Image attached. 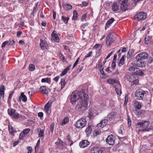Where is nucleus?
Returning a JSON list of instances; mask_svg holds the SVG:
<instances>
[{
    "label": "nucleus",
    "mask_w": 153,
    "mask_h": 153,
    "mask_svg": "<svg viewBox=\"0 0 153 153\" xmlns=\"http://www.w3.org/2000/svg\"><path fill=\"white\" fill-rule=\"evenodd\" d=\"M88 96L83 89L81 91H75L72 93L70 95L71 103L73 104L79 101L75 107L76 110L80 111L85 109L88 105L86 100Z\"/></svg>",
    "instance_id": "1"
},
{
    "label": "nucleus",
    "mask_w": 153,
    "mask_h": 153,
    "mask_svg": "<svg viewBox=\"0 0 153 153\" xmlns=\"http://www.w3.org/2000/svg\"><path fill=\"white\" fill-rule=\"evenodd\" d=\"M126 78L127 80L133 83V85H137L139 83L138 77L137 75L127 74L126 75Z\"/></svg>",
    "instance_id": "2"
},
{
    "label": "nucleus",
    "mask_w": 153,
    "mask_h": 153,
    "mask_svg": "<svg viewBox=\"0 0 153 153\" xmlns=\"http://www.w3.org/2000/svg\"><path fill=\"white\" fill-rule=\"evenodd\" d=\"M86 124V120L84 118H81L78 120L76 122L74 126L77 128H81L84 127Z\"/></svg>",
    "instance_id": "3"
},
{
    "label": "nucleus",
    "mask_w": 153,
    "mask_h": 153,
    "mask_svg": "<svg viewBox=\"0 0 153 153\" xmlns=\"http://www.w3.org/2000/svg\"><path fill=\"white\" fill-rule=\"evenodd\" d=\"M149 124V122L147 121H143L141 122L137 123L136 126L138 128L143 127L145 129H143L141 131H147L146 128L148 126Z\"/></svg>",
    "instance_id": "4"
},
{
    "label": "nucleus",
    "mask_w": 153,
    "mask_h": 153,
    "mask_svg": "<svg viewBox=\"0 0 153 153\" xmlns=\"http://www.w3.org/2000/svg\"><path fill=\"white\" fill-rule=\"evenodd\" d=\"M8 113L11 117L15 119H18L20 115L19 113L16 112L15 109L10 108L8 109Z\"/></svg>",
    "instance_id": "5"
},
{
    "label": "nucleus",
    "mask_w": 153,
    "mask_h": 153,
    "mask_svg": "<svg viewBox=\"0 0 153 153\" xmlns=\"http://www.w3.org/2000/svg\"><path fill=\"white\" fill-rule=\"evenodd\" d=\"M121 4L120 9L123 11H125L127 9L128 5L127 0H117Z\"/></svg>",
    "instance_id": "6"
},
{
    "label": "nucleus",
    "mask_w": 153,
    "mask_h": 153,
    "mask_svg": "<svg viewBox=\"0 0 153 153\" xmlns=\"http://www.w3.org/2000/svg\"><path fill=\"white\" fill-rule=\"evenodd\" d=\"M146 18V14L143 12L139 13L135 15L134 16V19L138 21L145 20Z\"/></svg>",
    "instance_id": "7"
},
{
    "label": "nucleus",
    "mask_w": 153,
    "mask_h": 153,
    "mask_svg": "<svg viewBox=\"0 0 153 153\" xmlns=\"http://www.w3.org/2000/svg\"><path fill=\"white\" fill-rule=\"evenodd\" d=\"M116 39V37L112 36L111 33H109L106 38V45L108 46L110 45Z\"/></svg>",
    "instance_id": "8"
},
{
    "label": "nucleus",
    "mask_w": 153,
    "mask_h": 153,
    "mask_svg": "<svg viewBox=\"0 0 153 153\" xmlns=\"http://www.w3.org/2000/svg\"><path fill=\"white\" fill-rule=\"evenodd\" d=\"M145 92L141 89H137L136 90L135 96L137 100H141L143 97Z\"/></svg>",
    "instance_id": "9"
},
{
    "label": "nucleus",
    "mask_w": 153,
    "mask_h": 153,
    "mask_svg": "<svg viewBox=\"0 0 153 153\" xmlns=\"http://www.w3.org/2000/svg\"><path fill=\"white\" fill-rule=\"evenodd\" d=\"M133 65L139 67H145L146 63L144 61H142L141 60L136 59L133 62Z\"/></svg>",
    "instance_id": "10"
},
{
    "label": "nucleus",
    "mask_w": 153,
    "mask_h": 153,
    "mask_svg": "<svg viewBox=\"0 0 153 153\" xmlns=\"http://www.w3.org/2000/svg\"><path fill=\"white\" fill-rule=\"evenodd\" d=\"M115 137L112 135H109L106 138L105 141L107 144L110 145H112L114 143Z\"/></svg>",
    "instance_id": "11"
},
{
    "label": "nucleus",
    "mask_w": 153,
    "mask_h": 153,
    "mask_svg": "<svg viewBox=\"0 0 153 153\" xmlns=\"http://www.w3.org/2000/svg\"><path fill=\"white\" fill-rule=\"evenodd\" d=\"M148 57V54L145 52L140 53L137 55L136 57V59L142 60L147 59Z\"/></svg>",
    "instance_id": "12"
},
{
    "label": "nucleus",
    "mask_w": 153,
    "mask_h": 153,
    "mask_svg": "<svg viewBox=\"0 0 153 153\" xmlns=\"http://www.w3.org/2000/svg\"><path fill=\"white\" fill-rule=\"evenodd\" d=\"M90 142L87 140H82L79 143V145L81 148H84L89 144Z\"/></svg>",
    "instance_id": "13"
},
{
    "label": "nucleus",
    "mask_w": 153,
    "mask_h": 153,
    "mask_svg": "<svg viewBox=\"0 0 153 153\" xmlns=\"http://www.w3.org/2000/svg\"><path fill=\"white\" fill-rule=\"evenodd\" d=\"M133 103L134 107L137 110L140 109L142 107L141 102L136 100H134L133 101Z\"/></svg>",
    "instance_id": "14"
},
{
    "label": "nucleus",
    "mask_w": 153,
    "mask_h": 153,
    "mask_svg": "<svg viewBox=\"0 0 153 153\" xmlns=\"http://www.w3.org/2000/svg\"><path fill=\"white\" fill-rule=\"evenodd\" d=\"M40 46L42 49L44 50L47 49L48 47L46 41L40 39Z\"/></svg>",
    "instance_id": "15"
},
{
    "label": "nucleus",
    "mask_w": 153,
    "mask_h": 153,
    "mask_svg": "<svg viewBox=\"0 0 153 153\" xmlns=\"http://www.w3.org/2000/svg\"><path fill=\"white\" fill-rule=\"evenodd\" d=\"M111 9L114 12H117L120 10L119 7L117 4L115 2H114L111 6Z\"/></svg>",
    "instance_id": "16"
},
{
    "label": "nucleus",
    "mask_w": 153,
    "mask_h": 153,
    "mask_svg": "<svg viewBox=\"0 0 153 153\" xmlns=\"http://www.w3.org/2000/svg\"><path fill=\"white\" fill-rule=\"evenodd\" d=\"M108 122V120H102L99 124H97V126L98 127H100L102 128H103L107 125Z\"/></svg>",
    "instance_id": "17"
},
{
    "label": "nucleus",
    "mask_w": 153,
    "mask_h": 153,
    "mask_svg": "<svg viewBox=\"0 0 153 153\" xmlns=\"http://www.w3.org/2000/svg\"><path fill=\"white\" fill-rule=\"evenodd\" d=\"M115 90L117 94L119 95L121 94V86L120 83H118L115 86Z\"/></svg>",
    "instance_id": "18"
},
{
    "label": "nucleus",
    "mask_w": 153,
    "mask_h": 153,
    "mask_svg": "<svg viewBox=\"0 0 153 153\" xmlns=\"http://www.w3.org/2000/svg\"><path fill=\"white\" fill-rule=\"evenodd\" d=\"M48 88L45 86H42L39 88L40 92L43 94H47L48 93Z\"/></svg>",
    "instance_id": "19"
},
{
    "label": "nucleus",
    "mask_w": 153,
    "mask_h": 153,
    "mask_svg": "<svg viewBox=\"0 0 153 153\" xmlns=\"http://www.w3.org/2000/svg\"><path fill=\"white\" fill-rule=\"evenodd\" d=\"M27 98L26 96L25 95L23 92H22L20 96L19 97V101H21V100L24 102H25L27 101Z\"/></svg>",
    "instance_id": "20"
},
{
    "label": "nucleus",
    "mask_w": 153,
    "mask_h": 153,
    "mask_svg": "<svg viewBox=\"0 0 153 153\" xmlns=\"http://www.w3.org/2000/svg\"><path fill=\"white\" fill-rule=\"evenodd\" d=\"M91 153H102V151L99 148L94 147L91 150Z\"/></svg>",
    "instance_id": "21"
},
{
    "label": "nucleus",
    "mask_w": 153,
    "mask_h": 153,
    "mask_svg": "<svg viewBox=\"0 0 153 153\" xmlns=\"http://www.w3.org/2000/svg\"><path fill=\"white\" fill-rule=\"evenodd\" d=\"M4 86L3 85H1L0 88V96H1L0 98H2V99H4Z\"/></svg>",
    "instance_id": "22"
},
{
    "label": "nucleus",
    "mask_w": 153,
    "mask_h": 153,
    "mask_svg": "<svg viewBox=\"0 0 153 153\" xmlns=\"http://www.w3.org/2000/svg\"><path fill=\"white\" fill-rule=\"evenodd\" d=\"M107 82L108 83L111 84H113L114 83H116L117 84L118 83H119V82L118 80H116L115 79H108L107 80Z\"/></svg>",
    "instance_id": "23"
},
{
    "label": "nucleus",
    "mask_w": 153,
    "mask_h": 153,
    "mask_svg": "<svg viewBox=\"0 0 153 153\" xmlns=\"http://www.w3.org/2000/svg\"><path fill=\"white\" fill-rule=\"evenodd\" d=\"M52 39L55 40H57L59 39V37L56 33L55 30H53L51 34Z\"/></svg>",
    "instance_id": "24"
},
{
    "label": "nucleus",
    "mask_w": 153,
    "mask_h": 153,
    "mask_svg": "<svg viewBox=\"0 0 153 153\" xmlns=\"http://www.w3.org/2000/svg\"><path fill=\"white\" fill-rule=\"evenodd\" d=\"M85 132L87 136L89 137L92 132V128L90 126H88L86 128L85 130Z\"/></svg>",
    "instance_id": "25"
},
{
    "label": "nucleus",
    "mask_w": 153,
    "mask_h": 153,
    "mask_svg": "<svg viewBox=\"0 0 153 153\" xmlns=\"http://www.w3.org/2000/svg\"><path fill=\"white\" fill-rule=\"evenodd\" d=\"M114 18H111L107 21L105 24V29H106L107 28L109 27V25L112 24L114 22Z\"/></svg>",
    "instance_id": "26"
},
{
    "label": "nucleus",
    "mask_w": 153,
    "mask_h": 153,
    "mask_svg": "<svg viewBox=\"0 0 153 153\" xmlns=\"http://www.w3.org/2000/svg\"><path fill=\"white\" fill-rule=\"evenodd\" d=\"M69 121V118L68 117H66L61 122L60 125L62 126H64L68 123Z\"/></svg>",
    "instance_id": "27"
},
{
    "label": "nucleus",
    "mask_w": 153,
    "mask_h": 153,
    "mask_svg": "<svg viewBox=\"0 0 153 153\" xmlns=\"http://www.w3.org/2000/svg\"><path fill=\"white\" fill-rule=\"evenodd\" d=\"M134 51L133 49H131L129 50V51H128L127 56V59H130V58L132 55L134 54Z\"/></svg>",
    "instance_id": "28"
},
{
    "label": "nucleus",
    "mask_w": 153,
    "mask_h": 153,
    "mask_svg": "<svg viewBox=\"0 0 153 153\" xmlns=\"http://www.w3.org/2000/svg\"><path fill=\"white\" fill-rule=\"evenodd\" d=\"M135 72L137 75L140 76H143L144 74L142 70L137 68H136Z\"/></svg>",
    "instance_id": "29"
},
{
    "label": "nucleus",
    "mask_w": 153,
    "mask_h": 153,
    "mask_svg": "<svg viewBox=\"0 0 153 153\" xmlns=\"http://www.w3.org/2000/svg\"><path fill=\"white\" fill-rule=\"evenodd\" d=\"M38 132H39V137H43L44 136V131L43 129H41L40 128L38 129Z\"/></svg>",
    "instance_id": "30"
},
{
    "label": "nucleus",
    "mask_w": 153,
    "mask_h": 153,
    "mask_svg": "<svg viewBox=\"0 0 153 153\" xmlns=\"http://www.w3.org/2000/svg\"><path fill=\"white\" fill-rule=\"evenodd\" d=\"M51 105V103L48 102L45 106V109L47 112H48L50 110V107Z\"/></svg>",
    "instance_id": "31"
},
{
    "label": "nucleus",
    "mask_w": 153,
    "mask_h": 153,
    "mask_svg": "<svg viewBox=\"0 0 153 153\" xmlns=\"http://www.w3.org/2000/svg\"><path fill=\"white\" fill-rule=\"evenodd\" d=\"M115 116V113L114 112H112L109 114L107 116L108 118L110 119L114 118Z\"/></svg>",
    "instance_id": "32"
},
{
    "label": "nucleus",
    "mask_w": 153,
    "mask_h": 153,
    "mask_svg": "<svg viewBox=\"0 0 153 153\" xmlns=\"http://www.w3.org/2000/svg\"><path fill=\"white\" fill-rule=\"evenodd\" d=\"M152 41L151 38L149 37H146L145 39V42L146 44H149L151 43Z\"/></svg>",
    "instance_id": "33"
},
{
    "label": "nucleus",
    "mask_w": 153,
    "mask_h": 153,
    "mask_svg": "<svg viewBox=\"0 0 153 153\" xmlns=\"http://www.w3.org/2000/svg\"><path fill=\"white\" fill-rule=\"evenodd\" d=\"M78 13L77 11L75 10L73 12V16L72 17V19L76 20L77 19Z\"/></svg>",
    "instance_id": "34"
},
{
    "label": "nucleus",
    "mask_w": 153,
    "mask_h": 153,
    "mask_svg": "<svg viewBox=\"0 0 153 153\" xmlns=\"http://www.w3.org/2000/svg\"><path fill=\"white\" fill-rule=\"evenodd\" d=\"M69 70V67L66 68L62 72V73L60 74L61 76H62L65 75L68 71Z\"/></svg>",
    "instance_id": "35"
},
{
    "label": "nucleus",
    "mask_w": 153,
    "mask_h": 153,
    "mask_svg": "<svg viewBox=\"0 0 153 153\" xmlns=\"http://www.w3.org/2000/svg\"><path fill=\"white\" fill-rule=\"evenodd\" d=\"M60 84L61 85V89H63L65 85L64 79H61Z\"/></svg>",
    "instance_id": "36"
},
{
    "label": "nucleus",
    "mask_w": 153,
    "mask_h": 153,
    "mask_svg": "<svg viewBox=\"0 0 153 153\" xmlns=\"http://www.w3.org/2000/svg\"><path fill=\"white\" fill-rule=\"evenodd\" d=\"M124 56H123L121 58V59L119 62V65L120 66L123 65L124 63Z\"/></svg>",
    "instance_id": "37"
},
{
    "label": "nucleus",
    "mask_w": 153,
    "mask_h": 153,
    "mask_svg": "<svg viewBox=\"0 0 153 153\" xmlns=\"http://www.w3.org/2000/svg\"><path fill=\"white\" fill-rule=\"evenodd\" d=\"M65 8L66 11H68L72 9V6L70 4H67L65 5Z\"/></svg>",
    "instance_id": "38"
},
{
    "label": "nucleus",
    "mask_w": 153,
    "mask_h": 153,
    "mask_svg": "<svg viewBox=\"0 0 153 153\" xmlns=\"http://www.w3.org/2000/svg\"><path fill=\"white\" fill-rule=\"evenodd\" d=\"M61 19L65 23H67L69 19L68 17H66L63 16H62Z\"/></svg>",
    "instance_id": "39"
},
{
    "label": "nucleus",
    "mask_w": 153,
    "mask_h": 153,
    "mask_svg": "<svg viewBox=\"0 0 153 153\" xmlns=\"http://www.w3.org/2000/svg\"><path fill=\"white\" fill-rule=\"evenodd\" d=\"M9 131L10 134L12 135H14V130L13 127L11 126L10 127L9 126Z\"/></svg>",
    "instance_id": "40"
},
{
    "label": "nucleus",
    "mask_w": 153,
    "mask_h": 153,
    "mask_svg": "<svg viewBox=\"0 0 153 153\" xmlns=\"http://www.w3.org/2000/svg\"><path fill=\"white\" fill-rule=\"evenodd\" d=\"M100 71L101 73V74L103 75V76H101V77H102L103 78H105L106 77V75L105 74H104V72L103 70V68H102V69H100Z\"/></svg>",
    "instance_id": "41"
},
{
    "label": "nucleus",
    "mask_w": 153,
    "mask_h": 153,
    "mask_svg": "<svg viewBox=\"0 0 153 153\" xmlns=\"http://www.w3.org/2000/svg\"><path fill=\"white\" fill-rule=\"evenodd\" d=\"M50 81V79L49 78H43L41 80V82H49Z\"/></svg>",
    "instance_id": "42"
},
{
    "label": "nucleus",
    "mask_w": 153,
    "mask_h": 153,
    "mask_svg": "<svg viewBox=\"0 0 153 153\" xmlns=\"http://www.w3.org/2000/svg\"><path fill=\"white\" fill-rule=\"evenodd\" d=\"M102 59H100L98 61V65L99 69H102Z\"/></svg>",
    "instance_id": "43"
},
{
    "label": "nucleus",
    "mask_w": 153,
    "mask_h": 153,
    "mask_svg": "<svg viewBox=\"0 0 153 153\" xmlns=\"http://www.w3.org/2000/svg\"><path fill=\"white\" fill-rule=\"evenodd\" d=\"M35 66L32 64H30L29 65V69L30 71H32L34 70Z\"/></svg>",
    "instance_id": "44"
},
{
    "label": "nucleus",
    "mask_w": 153,
    "mask_h": 153,
    "mask_svg": "<svg viewBox=\"0 0 153 153\" xmlns=\"http://www.w3.org/2000/svg\"><path fill=\"white\" fill-rule=\"evenodd\" d=\"M67 139L68 141L69 142V145L70 146H71L73 144V143L71 140L70 139L69 135H68V136H67Z\"/></svg>",
    "instance_id": "45"
},
{
    "label": "nucleus",
    "mask_w": 153,
    "mask_h": 153,
    "mask_svg": "<svg viewBox=\"0 0 153 153\" xmlns=\"http://www.w3.org/2000/svg\"><path fill=\"white\" fill-rule=\"evenodd\" d=\"M92 51L89 52L85 56L83 60H84L85 58L90 57L92 55Z\"/></svg>",
    "instance_id": "46"
},
{
    "label": "nucleus",
    "mask_w": 153,
    "mask_h": 153,
    "mask_svg": "<svg viewBox=\"0 0 153 153\" xmlns=\"http://www.w3.org/2000/svg\"><path fill=\"white\" fill-rule=\"evenodd\" d=\"M26 135L24 133V132L22 131L21 132L20 134L19 138L20 139L22 140L23 138V137L25 135Z\"/></svg>",
    "instance_id": "47"
},
{
    "label": "nucleus",
    "mask_w": 153,
    "mask_h": 153,
    "mask_svg": "<svg viewBox=\"0 0 153 153\" xmlns=\"http://www.w3.org/2000/svg\"><path fill=\"white\" fill-rule=\"evenodd\" d=\"M30 131V129L28 128L24 129L22 131L25 135H26Z\"/></svg>",
    "instance_id": "48"
},
{
    "label": "nucleus",
    "mask_w": 153,
    "mask_h": 153,
    "mask_svg": "<svg viewBox=\"0 0 153 153\" xmlns=\"http://www.w3.org/2000/svg\"><path fill=\"white\" fill-rule=\"evenodd\" d=\"M136 68L134 66L128 68V70L130 71H136Z\"/></svg>",
    "instance_id": "49"
},
{
    "label": "nucleus",
    "mask_w": 153,
    "mask_h": 153,
    "mask_svg": "<svg viewBox=\"0 0 153 153\" xmlns=\"http://www.w3.org/2000/svg\"><path fill=\"white\" fill-rule=\"evenodd\" d=\"M54 124L53 123H52L50 126V130L51 132H53L54 129Z\"/></svg>",
    "instance_id": "50"
},
{
    "label": "nucleus",
    "mask_w": 153,
    "mask_h": 153,
    "mask_svg": "<svg viewBox=\"0 0 153 153\" xmlns=\"http://www.w3.org/2000/svg\"><path fill=\"white\" fill-rule=\"evenodd\" d=\"M40 140H39L36 143V145L35 147V151L36 152V149L39 147V145L40 144Z\"/></svg>",
    "instance_id": "51"
},
{
    "label": "nucleus",
    "mask_w": 153,
    "mask_h": 153,
    "mask_svg": "<svg viewBox=\"0 0 153 153\" xmlns=\"http://www.w3.org/2000/svg\"><path fill=\"white\" fill-rule=\"evenodd\" d=\"M100 132V130H96L94 131V134L95 136H97V135L99 134Z\"/></svg>",
    "instance_id": "52"
},
{
    "label": "nucleus",
    "mask_w": 153,
    "mask_h": 153,
    "mask_svg": "<svg viewBox=\"0 0 153 153\" xmlns=\"http://www.w3.org/2000/svg\"><path fill=\"white\" fill-rule=\"evenodd\" d=\"M79 58H77V60H76V61L74 63V64L73 65V68H72L73 69L74 68V67H75L76 66V65H77V64L79 62Z\"/></svg>",
    "instance_id": "53"
},
{
    "label": "nucleus",
    "mask_w": 153,
    "mask_h": 153,
    "mask_svg": "<svg viewBox=\"0 0 153 153\" xmlns=\"http://www.w3.org/2000/svg\"><path fill=\"white\" fill-rule=\"evenodd\" d=\"M27 149L28 151V153H31L32 152V149L31 147L28 146L27 147Z\"/></svg>",
    "instance_id": "54"
},
{
    "label": "nucleus",
    "mask_w": 153,
    "mask_h": 153,
    "mask_svg": "<svg viewBox=\"0 0 153 153\" xmlns=\"http://www.w3.org/2000/svg\"><path fill=\"white\" fill-rule=\"evenodd\" d=\"M9 43V42L8 41H6L4 42L2 44V45H1V47L2 48H3V47H4L5 46L7 45V44H8Z\"/></svg>",
    "instance_id": "55"
},
{
    "label": "nucleus",
    "mask_w": 153,
    "mask_h": 153,
    "mask_svg": "<svg viewBox=\"0 0 153 153\" xmlns=\"http://www.w3.org/2000/svg\"><path fill=\"white\" fill-rule=\"evenodd\" d=\"M153 62V58L149 57V58L148 60V62L149 63H151Z\"/></svg>",
    "instance_id": "56"
},
{
    "label": "nucleus",
    "mask_w": 153,
    "mask_h": 153,
    "mask_svg": "<svg viewBox=\"0 0 153 153\" xmlns=\"http://www.w3.org/2000/svg\"><path fill=\"white\" fill-rule=\"evenodd\" d=\"M86 16V14H83L82 16V18H81V21H84L85 20V19Z\"/></svg>",
    "instance_id": "57"
},
{
    "label": "nucleus",
    "mask_w": 153,
    "mask_h": 153,
    "mask_svg": "<svg viewBox=\"0 0 153 153\" xmlns=\"http://www.w3.org/2000/svg\"><path fill=\"white\" fill-rule=\"evenodd\" d=\"M24 24V22L23 21H21L19 24V26L21 27L23 26Z\"/></svg>",
    "instance_id": "58"
},
{
    "label": "nucleus",
    "mask_w": 153,
    "mask_h": 153,
    "mask_svg": "<svg viewBox=\"0 0 153 153\" xmlns=\"http://www.w3.org/2000/svg\"><path fill=\"white\" fill-rule=\"evenodd\" d=\"M15 44V42L13 40L11 41L9 43V45H10L12 46L13 45Z\"/></svg>",
    "instance_id": "59"
},
{
    "label": "nucleus",
    "mask_w": 153,
    "mask_h": 153,
    "mask_svg": "<svg viewBox=\"0 0 153 153\" xmlns=\"http://www.w3.org/2000/svg\"><path fill=\"white\" fill-rule=\"evenodd\" d=\"M38 116L39 117H42L43 116V113L42 112H40L38 113Z\"/></svg>",
    "instance_id": "60"
},
{
    "label": "nucleus",
    "mask_w": 153,
    "mask_h": 153,
    "mask_svg": "<svg viewBox=\"0 0 153 153\" xmlns=\"http://www.w3.org/2000/svg\"><path fill=\"white\" fill-rule=\"evenodd\" d=\"M22 33V32L21 31H19L17 32V36L18 37H19Z\"/></svg>",
    "instance_id": "61"
},
{
    "label": "nucleus",
    "mask_w": 153,
    "mask_h": 153,
    "mask_svg": "<svg viewBox=\"0 0 153 153\" xmlns=\"http://www.w3.org/2000/svg\"><path fill=\"white\" fill-rule=\"evenodd\" d=\"M128 124L129 125H131V120L128 117Z\"/></svg>",
    "instance_id": "62"
},
{
    "label": "nucleus",
    "mask_w": 153,
    "mask_h": 153,
    "mask_svg": "<svg viewBox=\"0 0 153 153\" xmlns=\"http://www.w3.org/2000/svg\"><path fill=\"white\" fill-rule=\"evenodd\" d=\"M56 17V13L55 11L53 12V19H55Z\"/></svg>",
    "instance_id": "63"
},
{
    "label": "nucleus",
    "mask_w": 153,
    "mask_h": 153,
    "mask_svg": "<svg viewBox=\"0 0 153 153\" xmlns=\"http://www.w3.org/2000/svg\"><path fill=\"white\" fill-rule=\"evenodd\" d=\"M59 79V77L58 76L55 77V78H54L53 79V80L56 82H57L58 81Z\"/></svg>",
    "instance_id": "64"
}]
</instances>
